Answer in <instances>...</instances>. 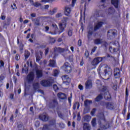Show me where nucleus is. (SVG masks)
<instances>
[{
  "label": "nucleus",
  "instance_id": "412c9836",
  "mask_svg": "<svg viewBox=\"0 0 130 130\" xmlns=\"http://www.w3.org/2000/svg\"><path fill=\"white\" fill-rule=\"evenodd\" d=\"M49 67L51 68H55L56 67V62L54 60L50 59L49 60Z\"/></svg>",
  "mask_w": 130,
  "mask_h": 130
},
{
  "label": "nucleus",
  "instance_id": "aec40b11",
  "mask_svg": "<svg viewBox=\"0 0 130 130\" xmlns=\"http://www.w3.org/2000/svg\"><path fill=\"white\" fill-rule=\"evenodd\" d=\"M39 118L41 120H42V121H48V119H49V117L46 115H40Z\"/></svg>",
  "mask_w": 130,
  "mask_h": 130
},
{
  "label": "nucleus",
  "instance_id": "9b49d317",
  "mask_svg": "<svg viewBox=\"0 0 130 130\" xmlns=\"http://www.w3.org/2000/svg\"><path fill=\"white\" fill-rule=\"evenodd\" d=\"M73 72V68L69 62H66V74L70 75Z\"/></svg>",
  "mask_w": 130,
  "mask_h": 130
},
{
  "label": "nucleus",
  "instance_id": "6e6552de",
  "mask_svg": "<svg viewBox=\"0 0 130 130\" xmlns=\"http://www.w3.org/2000/svg\"><path fill=\"white\" fill-rule=\"evenodd\" d=\"M106 58V57H98L96 58H95L92 61H91V64L92 66H98V64H99L103 59H105Z\"/></svg>",
  "mask_w": 130,
  "mask_h": 130
},
{
  "label": "nucleus",
  "instance_id": "e2e57ef3",
  "mask_svg": "<svg viewBox=\"0 0 130 130\" xmlns=\"http://www.w3.org/2000/svg\"><path fill=\"white\" fill-rule=\"evenodd\" d=\"M42 3H50V2H52V0H42Z\"/></svg>",
  "mask_w": 130,
  "mask_h": 130
},
{
  "label": "nucleus",
  "instance_id": "c85d7f7f",
  "mask_svg": "<svg viewBox=\"0 0 130 130\" xmlns=\"http://www.w3.org/2000/svg\"><path fill=\"white\" fill-rule=\"evenodd\" d=\"M32 22H35V25L37 26H39L40 25V22L39 20V18H35L32 19Z\"/></svg>",
  "mask_w": 130,
  "mask_h": 130
},
{
  "label": "nucleus",
  "instance_id": "473e14b6",
  "mask_svg": "<svg viewBox=\"0 0 130 130\" xmlns=\"http://www.w3.org/2000/svg\"><path fill=\"white\" fill-rule=\"evenodd\" d=\"M29 56H30V52L25 50L24 52V57L26 60L28 59Z\"/></svg>",
  "mask_w": 130,
  "mask_h": 130
},
{
  "label": "nucleus",
  "instance_id": "603ef678",
  "mask_svg": "<svg viewBox=\"0 0 130 130\" xmlns=\"http://www.w3.org/2000/svg\"><path fill=\"white\" fill-rule=\"evenodd\" d=\"M97 49V47L95 46L94 47L92 50H91V54H92V53H94V52H95V51H96V50Z\"/></svg>",
  "mask_w": 130,
  "mask_h": 130
},
{
  "label": "nucleus",
  "instance_id": "de8ad7c7",
  "mask_svg": "<svg viewBox=\"0 0 130 130\" xmlns=\"http://www.w3.org/2000/svg\"><path fill=\"white\" fill-rule=\"evenodd\" d=\"M57 112L58 115L59 117H60V118H63V115H62V114H61V113L60 112H58V111H57Z\"/></svg>",
  "mask_w": 130,
  "mask_h": 130
},
{
  "label": "nucleus",
  "instance_id": "e433bc0d",
  "mask_svg": "<svg viewBox=\"0 0 130 130\" xmlns=\"http://www.w3.org/2000/svg\"><path fill=\"white\" fill-rule=\"evenodd\" d=\"M56 11H57V9L55 8L53 9V10H50L49 12V14L50 15H53L54 14H55V13H56Z\"/></svg>",
  "mask_w": 130,
  "mask_h": 130
},
{
  "label": "nucleus",
  "instance_id": "3c124183",
  "mask_svg": "<svg viewBox=\"0 0 130 130\" xmlns=\"http://www.w3.org/2000/svg\"><path fill=\"white\" fill-rule=\"evenodd\" d=\"M82 40L81 39H79L78 41V46L80 47L81 46H82Z\"/></svg>",
  "mask_w": 130,
  "mask_h": 130
},
{
  "label": "nucleus",
  "instance_id": "39448f33",
  "mask_svg": "<svg viewBox=\"0 0 130 130\" xmlns=\"http://www.w3.org/2000/svg\"><path fill=\"white\" fill-rule=\"evenodd\" d=\"M52 125H55V121H50V124H45L42 128V130H53L52 126Z\"/></svg>",
  "mask_w": 130,
  "mask_h": 130
},
{
  "label": "nucleus",
  "instance_id": "4c0bfd02",
  "mask_svg": "<svg viewBox=\"0 0 130 130\" xmlns=\"http://www.w3.org/2000/svg\"><path fill=\"white\" fill-rule=\"evenodd\" d=\"M59 74V72H58V70H57L56 69L54 70V73H53L54 77H57V76H58Z\"/></svg>",
  "mask_w": 130,
  "mask_h": 130
},
{
  "label": "nucleus",
  "instance_id": "0eeeda50",
  "mask_svg": "<svg viewBox=\"0 0 130 130\" xmlns=\"http://www.w3.org/2000/svg\"><path fill=\"white\" fill-rule=\"evenodd\" d=\"M64 50H66V49L64 48H59V47H55L54 48V55L53 57V58H56V57L58 55V53H60L61 52H64Z\"/></svg>",
  "mask_w": 130,
  "mask_h": 130
},
{
  "label": "nucleus",
  "instance_id": "680f3d73",
  "mask_svg": "<svg viewBox=\"0 0 130 130\" xmlns=\"http://www.w3.org/2000/svg\"><path fill=\"white\" fill-rule=\"evenodd\" d=\"M52 27L54 28L55 30H56V29H58V28L57 27V25H56V24H52Z\"/></svg>",
  "mask_w": 130,
  "mask_h": 130
},
{
  "label": "nucleus",
  "instance_id": "9d476101",
  "mask_svg": "<svg viewBox=\"0 0 130 130\" xmlns=\"http://www.w3.org/2000/svg\"><path fill=\"white\" fill-rule=\"evenodd\" d=\"M35 77V75L34 74V72H30L26 76V80L28 83H32L33 81H34V78Z\"/></svg>",
  "mask_w": 130,
  "mask_h": 130
},
{
  "label": "nucleus",
  "instance_id": "bb28decb",
  "mask_svg": "<svg viewBox=\"0 0 130 130\" xmlns=\"http://www.w3.org/2000/svg\"><path fill=\"white\" fill-rule=\"evenodd\" d=\"M92 87V82L90 80H87V81L85 83V88L86 89H90Z\"/></svg>",
  "mask_w": 130,
  "mask_h": 130
},
{
  "label": "nucleus",
  "instance_id": "5fc2aeb1",
  "mask_svg": "<svg viewBox=\"0 0 130 130\" xmlns=\"http://www.w3.org/2000/svg\"><path fill=\"white\" fill-rule=\"evenodd\" d=\"M77 120L78 121H80V120H81V114L80 113H78V114Z\"/></svg>",
  "mask_w": 130,
  "mask_h": 130
},
{
  "label": "nucleus",
  "instance_id": "a19ab883",
  "mask_svg": "<svg viewBox=\"0 0 130 130\" xmlns=\"http://www.w3.org/2000/svg\"><path fill=\"white\" fill-rule=\"evenodd\" d=\"M93 31H91V30H89L88 31V35H87V38L88 39H90V36H91V35H93Z\"/></svg>",
  "mask_w": 130,
  "mask_h": 130
},
{
  "label": "nucleus",
  "instance_id": "13d9d810",
  "mask_svg": "<svg viewBox=\"0 0 130 130\" xmlns=\"http://www.w3.org/2000/svg\"><path fill=\"white\" fill-rule=\"evenodd\" d=\"M78 88H79V90H84V86H83V85H82L81 84H80L78 86Z\"/></svg>",
  "mask_w": 130,
  "mask_h": 130
},
{
  "label": "nucleus",
  "instance_id": "c756f323",
  "mask_svg": "<svg viewBox=\"0 0 130 130\" xmlns=\"http://www.w3.org/2000/svg\"><path fill=\"white\" fill-rule=\"evenodd\" d=\"M77 108V109H79L80 108V103L76 102L74 105H73V109L74 110H76V109Z\"/></svg>",
  "mask_w": 130,
  "mask_h": 130
},
{
  "label": "nucleus",
  "instance_id": "b1692460",
  "mask_svg": "<svg viewBox=\"0 0 130 130\" xmlns=\"http://www.w3.org/2000/svg\"><path fill=\"white\" fill-rule=\"evenodd\" d=\"M103 99V96L102 94H99L98 96H96L95 99L94 101L95 102H100L101 100Z\"/></svg>",
  "mask_w": 130,
  "mask_h": 130
},
{
  "label": "nucleus",
  "instance_id": "6e6d98bb",
  "mask_svg": "<svg viewBox=\"0 0 130 130\" xmlns=\"http://www.w3.org/2000/svg\"><path fill=\"white\" fill-rule=\"evenodd\" d=\"M36 127H38L40 125V122L39 121H37L35 124Z\"/></svg>",
  "mask_w": 130,
  "mask_h": 130
},
{
  "label": "nucleus",
  "instance_id": "864d4df0",
  "mask_svg": "<svg viewBox=\"0 0 130 130\" xmlns=\"http://www.w3.org/2000/svg\"><path fill=\"white\" fill-rule=\"evenodd\" d=\"M15 59L17 61L20 60V55L19 54H17L15 55Z\"/></svg>",
  "mask_w": 130,
  "mask_h": 130
},
{
  "label": "nucleus",
  "instance_id": "052dcab7",
  "mask_svg": "<svg viewBox=\"0 0 130 130\" xmlns=\"http://www.w3.org/2000/svg\"><path fill=\"white\" fill-rule=\"evenodd\" d=\"M59 125L61 128H64V124H63V123H60L59 124Z\"/></svg>",
  "mask_w": 130,
  "mask_h": 130
},
{
  "label": "nucleus",
  "instance_id": "4be33fe9",
  "mask_svg": "<svg viewBox=\"0 0 130 130\" xmlns=\"http://www.w3.org/2000/svg\"><path fill=\"white\" fill-rule=\"evenodd\" d=\"M57 96L59 98V99H61V100H63L66 99V93L59 92L57 94Z\"/></svg>",
  "mask_w": 130,
  "mask_h": 130
},
{
  "label": "nucleus",
  "instance_id": "338daca9",
  "mask_svg": "<svg viewBox=\"0 0 130 130\" xmlns=\"http://www.w3.org/2000/svg\"><path fill=\"white\" fill-rule=\"evenodd\" d=\"M130 119V113L128 112L126 120H128Z\"/></svg>",
  "mask_w": 130,
  "mask_h": 130
},
{
  "label": "nucleus",
  "instance_id": "ddd939ff",
  "mask_svg": "<svg viewBox=\"0 0 130 130\" xmlns=\"http://www.w3.org/2000/svg\"><path fill=\"white\" fill-rule=\"evenodd\" d=\"M114 76L115 79L120 78V70L119 68H115L114 71Z\"/></svg>",
  "mask_w": 130,
  "mask_h": 130
},
{
  "label": "nucleus",
  "instance_id": "09e8293b",
  "mask_svg": "<svg viewBox=\"0 0 130 130\" xmlns=\"http://www.w3.org/2000/svg\"><path fill=\"white\" fill-rule=\"evenodd\" d=\"M68 36L71 37L73 36V30H69L68 32Z\"/></svg>",
  "mask_w": 130,
  "mask_h": 130
},
{
  "label": "nucleus",
  "instance_id": "f257e3e1",
  "mask_svg": "<svg viewBox=\"0 0 130 130\" xmlns=\"http://www.w3.org/2000/svg\"><path fill=\"white\" fill-rule=\"evenodd\" d=\"M104 69V73H102L103 76H109V77H111L112 75V69L108 65L106 64H100L98 69V72L100 77H101V71Z\"/></svg>",
  "mask_w": 130,
  "mask_h": 130
},
{
  "label": "nucleus",
  "instance_id": "5701e85b",
  "mask_svg": "<svg viewBox=\"0 0 130 130\" xmlns=\"http://www.w3.org/2000/svg\"><path fill=\"white\" fill-rule=\"evenodd\" d=\"M24 68H23L22 69V74H28V72H29V68H28V67H27V65L26 64H25L24 65Z\"/></svg>",
  "mask_w": 130,
  "mask_h": 130
},
{
  "label": "nucleus",
  "instance_id": "ea45409f",
  "mask_svg": "<svg viewBox=\"0 0 130 130\" xmlns=\"http://www.w3.org/2000/svg\"><path fill=\"white\" fill-rule=\"evenodd\" d=\"M53 88L55 92H56L57 91H58V90H59L58 86H57V85L56 84H54L53 86Z\"/></svg>",
  "mask_w": 130,
  "mask_h": 130
},
{
  "label": "nucleus",
  "instance_id": "f3484780",
  "mask_svg": "<svg viewBox=\"0 0 130 130\" xmlns=\"http://www.w3.org/2000/svg\"><path fill=\"white\" fill-rule=\"evenodd\" d=\"M107 109H110V110H112L114 109V106L113 104L111 102H106L105 103Z\"/></svg>",
  "mask_w": 130,
  "mask_h": 130
},
{
  "label": "nucleus",
  "instance_id": "37998d69",
  "mask_svg": "<svg viewBox=\"0 0 130 130\" xmlns=\"http://www.w3.org/2000/svg\"><path fill=\"white\" fill-rule=\"evenodd\" d=\"M96 110H97L96 108H93L91 111L90 114L92 115V116H94V115H95V112H96Z\"/></svg>",
  "mask_w": 130,
  "mask_h": 130
},
{
  "label": "nucleus",
  "instance_id": "72a5a7b5",
  "mask_svg": "<svg viewBox=\"0 0 130 130\" xmlns=\"http://www.w3.org/2000/svg\"><path fill=\"white\" fill-rule=\"evenodd\" d=\"M66 85H70V84L71 83V78H70V77H69V76L66 75Z\"/></svg>",
  "mask_w": 130,
  "mask_h": 130
},
{
  "label": "nucleus",
  "instance_id": "393cba45",
  "mask_svg": "<svg viewBox=\"0 0 130 130\" xmlns=\"http://www.w3.org/2000/svg\"><path fill=\"white\" fill-rule=\"evenodd\" d=\"M83 130H91V126L88 123H83Z\"/></svg>",
  "mask_w": 130,
  "mask_h": 130
},
{
  "label": "nucleus",
  "instance_id": "dca6fc26",
  "mask_svg": "<svg viewBox=\"0 0 130 130\" xmlns=\"http://www.w3.org/2000/svg\"><path fill=\"white\" fill-rule=\"evenodd\" d=\"M104 24V22L103 21L98 22L94 26V31H97V30H99V29L101 28L102 26H103Z\"/></svg>",
  "mask_w": 130,
  "mask_h": 130
},
{
  "label": "nucleus",
  "instance_id": "1a4fd4ad",
  "mask_svg": "<svg viewBox=\"0 0 130 130\" xmlns=\"http://www.w3.org/2000/svg\"><path fill=\"white\" fill-rule=\"evenodd\" d=\"M66 52L69 53V55L67 56V59L70 61V62H71V64H73V63H74V55L68 48H66Z\"/></svg>",
  "mask_w": 130,
  "mask_h": 130
},
{
  "label": "nucleus",
  "instance_id": "58836bf2",
  "mask_svg": "<svg viewBox=\"0 0 130 130\" xmlns=\"http://www.w3.org/2000/svg\"><path fill=\"white\" fill-rule=\"evenodd\" d=\"M26 63L28 67H30L31 68H33V63L32 62V61H27L26 62Z\"/></svg>",
  "mask_w": 130,
  "mask_h": 130
},
{
  "label": "nucleus",
  "instance_id": "69168bd1",
  "mask_svg": "<svg viewBox=\"0 0 130 130\" xmlns=\"http://www.w3.org/2000/svg\"><path fill=\"white\" fill-rule=\"evenodd\" d=\"M13 80L14 83H15V84H16L17 83V77L13 76Z\"/></svg>",
  "mask_w": 130,
  "mask_h": 130
},
{
  "label": "nucleus",
  "instance_id": "cd10ccee",
  "mask_svg": "<svg viewBox=\"0 0 130 130\" xmlns=\"http://www.w3.org/2000/svg\"><path fill=\"white\" fill-rule=\"evenodd\" d=\"M94 44H96V45H99V44L103 43V42L101 39H95L94 40Z\"/></svg>",
  "mask_w": 130,
  "mask_h": 130
},
{
  "label": "nucleus",
  "instance_id": "a18cd8bd",
  "mask_svg": "<svg viewBox=\"0 0 130 130\" xmlns=\"http://www.w3.org/2000/svg\"><path fill=\"white\" fill-rule=\"evenodd\" d=\"M72 98H73V95H72V93H71V96L68 98V102L70 105L72 104Z\"/></svg>",
  "mask_w": 130,
  "mask_h": 130
},
{
  "label": "nucleus",
  "instance_id": "423d86ee",
  "mask_svg": "<svg viewBox=\"0 0 130 130\" xmlns=\"http://www.w3.org/2000/svg\"><path fill=\"white\" fill-rule=\"evenodd\" d=\"M92 102L91 100H86L84 101V106L85 108L84 109V113L85 114L90 112V107H88L89 105L92 104Z\"/></svg>",
  "mask_w": 130,
  "mask_h": 130
},
{
  "label": "nucleus",
  "instance_id": "6ab92c4d",
  "mask_svg": "<svg viewBox=\"0 0 130 130\" xmlns=\"http://www.w3.org/2000/svg\"><path fill=\"white\" fill-rule=\"evenodd\" d=\"M111 4L116 9H118V6H119V0H111Z\"/></svg>",
  "mask_w": 130,
  "mask_h": 130
},
{
  "label": "nucleus",
  "instance_id": "4468645a",
  "mask_svg": "<svg viewBox=\"0 0 130 130\" xmlns=\"http://www.w3.org/2000/svg\"><path fill=\"white\" fill-rule=\"evenodd\" d=\"M36 75L37 76V78L38 79H40V78H42L43 76V72L42 70L38 69V68H35Z\"/></svg>",
  "mask_w": 130,
  "mask_h": 130
},
{
  "label": "nucleus",
  "instance_id": "2f4dec72",
  "mask_svg": "<svg viewBox=\"0 0 130 130\" xmlns=\"http://www.w3.org/2000/svg\"><path fill=\"white\" fill-rule=\"evenodd\" d=\"M32 86L34 90H37L38 89H39V87H40L39 83L36 82L32 84Z\"/></svg>",
  "mask_w": 130,
  "mask_h": 130
},
{
  "label": "nucleus",
  "instance_id": "f03ea898",
  "mask_svg": "<svg viewBox=\"0 0 130 130\" xmlns=\"http://www.w3.org/2000/svg\"><path fill=\"white\" fill-rule=\"evenodd\" d=\"M99 124L102 128V129H107V128H109L110 127V123H107L106 125H103L102 124V121L104 123L106 122V118H105V115H104V113L101 112L99 113Z\"/></svg>",
  "mask_w": 130,
  "mask_h": 130
},
{
  "label": "nucleus",
  "instance_id": "4d7b16f0",
  "mask_svg": "<svg viewBox=\"0 0 130 130\" xmlns=\"http://www.w3.org/2000/svg\"><path fill=\"white\" fill-rule=\"evenodd\" d=\"M62 16V14L61 13H57L56 15V18H60V17Z\"/></svg>",
  "mask_w": 130,
  "mask_h": 130
},
{
  "label": "nucleus",
  "instance_id": "79ce46f5",
  "mask_svg": "<svg viewBox=\"0 0 130 130\" xmlns=\"http://www.w3.org/2000/svg\"><path fill=\"white\" fill-rule=\"evenodd\" d=\"M77 0H72L71 7L72 8H74V7H75V5H76V4H77Z\"/></svg>",
  "mask_w": 130,
  "mask_h": 130
},
{
  "label": "nucleus",
  "instance_id": "774afa93",
  "mask_svg": "<svg viewBox=\"0 0 130 130\" xmlns=\"http://www.w3.org/2000/svg\"><path fill=\"white\" fill-rule=\"evenodd\" d=\"M10 121H14V115H12L10 118Z\"/></svg>",
  "mask_w": 130,
  "mask_h": 130
},
{
  "label": "nucleus",
  "instance_id": "7c9ffc66",
  "mask_svg": "<svg viewBox=\"0 0 130 130\" xmlns=\"http://www.w3.org/2000/svg\"><path fill=\"white\" fill-rule=\"evenodd\" d=\"M97 121V119L96 118H93L91 121V125L95 127L96 125H97V123L96 122Z\"/></svg>",
  "mask_w": 130,
  "mask_h": 130
},
{
  "label": "nucleus",
  "instance_id": "f8f14e48",
  "mask_svg": "<svg viewBox=\"0 0 130 130\" xmlns=\"http://www.w3.org/2000/svg\"><path fill=\"white\" fill-rule=\"evenodd\" d=\"M59 28L60 30L58 31V34H60L64 31V28H66V20H64L63 22L59 24Z\"/></svg>",
  "mask_w": 130,
  "mask_h": 130
},
{
  "label": "nucleus",
  "instance_id": "0e129e2a",
  "mask_svg": "<svg viewBox=\"0 0 130 130\" xmlns=\"http://www.w3.org/2000/svg\"><path fill=\"white\" fill-rule=\"evenodd\" d=\"M34 6L35 7H39L40 6H41V4L38 3V2H36L34 4Z\"/></svg>",
  "mask_w": 130,
  "mask_h": 130
},
{
  "label": "nucleus",
  "instance_id": "c9c22d12",
  "mask_svg": "<svg viewBox=\"0 0 130 130\" xmlns=\"http://www.w3.org/2000/svg\"><path fill=\"white\" fill-rule=\"evenodd\" d=\"M114 12V10L112 9V7H110L108 10V13L109 15H112Z\"/></svg>",
  "mask_w": 130,
  "mask_h": 130
},
{
  "label": "nucleus",
  "instance_id": "8fccbe9b",
  "mask_svg": "<svg viewBox=\"0 0 130 130\" xmlns=\"http://www.w3.org/2000/svg\"><path fill=\"white\" fill-rule=\"evenodd\" d=\"M49 52V48L47 47L45 50V55H47Z\"/></svg>",
  "mask_w": 130,
  "mask_h": 130
},
{
  "label": "nucleus",
  "instance_id": "f704fd0d",
  "mask_svg": "<svg viewBox=\"0 0 130 130\" xmlns=\"http://www.w3.org/2000/svg\"><path fill=\"white\" fill-rule=\"evenodd\" d=\"M84 119L85 121L89 122L91 120V117L89 115H86L84 117Z\"/></svg>",
  "mask_w": 130,
  "mask_h": 130
},
{
  "label": "nucleus",
  "instance_id": "a211bd4d",
  "mask_svg": "<svg viewBox=\"0 0 130 130\" xmlns=\"http://www.w3.org/2000/svg\"><path fill=\"white\" fill-rule=\"evenodd\" d=\"M94 16L95 17H104V13L103 10H96Z\"/></svg>",
  "mask_w": 130,
  "mask_h": 130
},
{
  "label": "nucleus",
  "instance_id": "49530a36",
  "mask_svg": "<svg viewBox=\"0 0 130 130\" xmlns=\"http://www.w3.org/2000/svg\"><path fill=\"white\" fill-rule=\"evenodd\" d=\"M2 85H0V97H3L4 96V92L3 90V88H1Z\"/></svg>",
  "mask_w": 130,
  "mask_h": 130
},
{
  "label": "nucleus",
  "instance_id": "c03bdc74",
  "mask_svg": "<svg viewBox=\"0 0 130 130\" xmlns=\"http://www.w3.org/2000/svg\"><path fill=\"white\" fill-rule=\"evenodd\" d=\"M84 55L86 58H88V57H89V55H90V54L89 53V51H88V50H86L85 51Z\"/></svg>",
  "mask_w": 130,
  "mask_h": 130
},
{
  "label": "nucleus",
  "instance_id": "2eb2a0df",
  "mask_svg": "<svg viewBox=\"0 0 130 130\" xmlns=\"http://www.w3.org/2000/svg\"><path fill=\"white\" fill-rule=\"evenodd\" d=\"M58 105V103L56 100H53L52 102L49 103V108H55L56 106Z\"/></svg>",
  "mask_w": 130,
  "mask_h": 130
},
{
  "label": "nucleus",
  "instance_id": "a878e982",
  "mask_svg": "<svg viewBox=\"0 0 130 130\" xmlns=\"http://www.w3.org/2000/svg\"><path fill=\"white\" fill-rule=\"evenodd\" d=\"M72 12V9L71 8L66 7V16H68L71 17V12Z\"/></svg>",
  "mask_w": 130,
  "mask_h": 130
},
{
  "label": "nucleus",
  "instance_id": "7ed1b4c3",
  "mask_svg": "<svg viewBox=\"0 0 130 130\" xmlns=\"http://www.w3.org/2000/svg\"><path fill=\"white\" fill-rule=\"evenodd\" d=\"M54 83V80L52 79H44L41 81L40 84L43 87H51Z\"/></svg>",
  "mask_w": 130,
  "mask_h": 130
},
{
  "label": "nucleus",
  "instance_id": "20e7f679",
  "mask_svg": "<svg viewBox=\"0 0 130 130\" xmlns=\"http://www.w3.org/2000/svg\"><path fill=\"white\" fill-rule=\"evenodd\" d=\"M127 101H128V90L127 87H126L125 103H124V108L122 111V114H123V116H124L125 115V113H126V105L127 104Z\"/></svg>",
  "mask_w": 130,
  "mask_h": 130
},
{
  "label": "nucleus",
  "instance_id": "bf43d9fd",
  "mask_svg": "<svg viewBox=\"0 0 130 130\" xmlns=\"http://www.w3.org/2000/svg\"><path fill=\"white\" fill-rule=\"evenodd\" d=\"M50 43L51 44L55 43V39L54 38H52L50 39Z\"/></svg>",
  "mask_w": 130,
  "mask_h": 130
}]
</instances>
